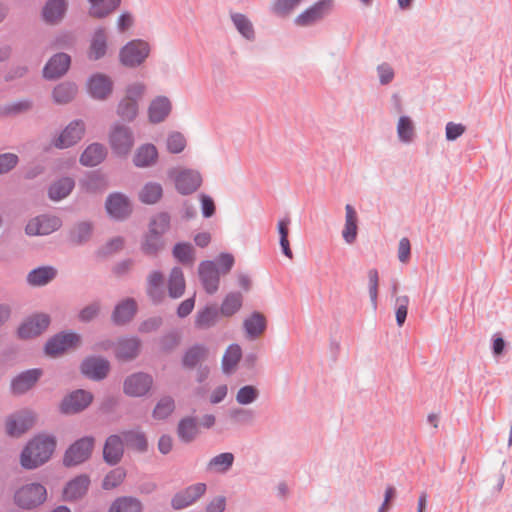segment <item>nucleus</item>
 I'll use <instances>...</instances> for the list:
<instances>
[{"label": "nucleus", "instance_id": "f257e3e1", "mask_svg": "<svg viewBox=\"0 0 512 512\" xmlns=\"http://www.w3.org/2000/svg\"><path fill=\"white\" fill-rule=\"evenodd\" d=\"M56 447L54 436L39 434L28 442L21 453V465L26 469H34L47 462Z\"/></svg>", "mask_w": 512, "mask_h": 512}, {"label": "nucleus", "instance_id": "f03ea898", "mask_svg": "<svg viewBox=\"0 0 512 512\" xmlns=\"http://www.w3.org/2000/svg\"><path fill=\"white\" fill-rule=\"evenodd\" d=\"M150 50L151 48L147 41L134 39L121 48L119 58L126 67H138L148 58Z\"/></svg>", "mask_w": 512, "mask_h": 512}, {"label": "nucleus", "instance_id": "7ed1b4c3", "mask_svg": "<svg viewBox=\"0 0 512 512\" xmlns=\"http://www.w3.org/2000/svg\"><path fill=\"white\" fill-rule=\"evenodd\" d=\"M47 497L46 488L40 483H30L22 486L15 493V503L24 509H32L41 505Z\"/></svg>", "mask_w": 512, "mask_h": 512}, {"label": "nucleus", "instance_id": "20e7f679", "mask_svg": "<svg viewBox=\"0 0 512 512\" xmlns=\"http://www.w3.org/2000/svg\"><path fill=\"white\" fill-rule=\"evenodd\" d=\"M109 143L118 156H126L134 145V134L130 127L116 123L111 127Z\"/></svg>", "mask_w": 512, "mask_h": 512}, {"label": "nucleus", "instance_id": "39448f33", "mask_svg": "<svg viewBox=\"0 0 512 512\" xmlns=\"http://www.w3.org/2000/svg\"><path fill=\"white\" fill-rule=\"evenodd\" d=\"M95 439L92 436H85L75 441L65 452L64 464L74 466L85 462L92 453Z\"/></svg>", "mask_w": 512, "mask_h": 512}, {"label": "nucleus", "instance_id": "423d86ee", "mask_svg": "<svg viewBox=\"0 0 512 512\" xmlns=\"http://www.w3.org/2000/svg\"><path fill=\"white\" fill-rule=\"evenodd\" d=\"M169 176L174 179L177 191L182 195H189L195 192L202 184V176L193 169H173Z\"/></svg>", "mask_w": 512, "mask_h": 512}, {"label": "nucleus", "instance_id": "0eeeda50", "mask_svg": "<svg viewBox=\"0 0 512 512\" xmlns=\"http://www.w3.org/2000/svg\"><path fill=\"white\" fill-rule=\"evenodd\" d=\"M206 491L207 485L205 483L198 482L189 485L173 495L171 499V507L174 510H183L188 508L202 498Z\"/></svg>", "mask_w": 512, "mask_h": 512}, {"label": "nucleus", "instance_id": "6e6552de", "mask_svg": "<svg viewBox=\"0 0 512 512\" xmlns=\"http://www.w3.org/2000/svg\"><path fill=\"white\" fill-rule=\"evenodd\" d=\"M331 6V0H320L300 13L294 19V23L299 27L312 26L323 20L329 14Z\"/></svg>", "mask_w": 512, "mask_h": 512}, {"label": "nucleus", "instance_id": "1a4fd4ad", "mask_svg": "<svg viewBox=\"0 0 512 512\" xmlns=\"http://www.w3.org/2000/svg\"><path fill=\"white\" fill-rule=\"evenodd\" d=\"M62 226V220L55 215L43 214L31 219L25 232L30 236L49 235Z\"/></svg>", "mask_w": 512, "mask_h": 512}, {"label": "nucleus", "instance_id": "9d476101", "mask_svg": "<svg viewBox=\"0 0 512 512\" xmlns=\"http://www.w3.org/2000/svg\"><path fill=\"white\" fill-rule=\"evenodd\" d=\"M153 385L151 375L137 372L128 376L123 383V391L130 397H142L146 395Z\"/></svg>", "mask_w": 512, "mask_h": 512}, {"label": "nucleus", "instance_id": "9b49d317", "mask_svg": "<svg viewBox=\"0 0 512 512\" xmlns=\"http://www.w3.org/2000/svg\"><path fill=\"white\" fill-rule=\"evenodd\" d=\"M93 395L89 391L79 389L64 397L60 404L63 414H76L86 409L92 402Z\"/></svg>", "mask_w": 512, "mask_h": 512}, {"label": "nucleus", "instance_id": "f8f14e48", "mask_svg": "<svg viewBox=\"0 0 512 512\" xmlns=\"http://www.w3.org/2000/svg\"><path fill=\"white\" fill-rule=\"evenodd\" d=\"M80 343V336L74 332H61L48 340L45 352L50 356H56L64 351L76 347Z\"/></svg>", "mask_w": 512, "mask_h": 512}, {"label": "nucleus", "instance_id": "ddd939ff", "mask_svg": "<svg viewBox=\"0 0 512 512\" xmlns=\"http://www.w3.org/2000/svg\"><path fill=\"white\" fill-rule=\"evenodd\" d=\"M85 132V124L82 120H73L60 135L53 141L56 148L64 149L75 145L81 140Z\"/></svg>", "mask_w": 512, "mask_h": 512}, {"label": "nucleus", "instance_id": "4468645a", "mask_svg": "<svg viewBox=\"0 0 512 512\" xmlns=\"http://www.w3.org/2000/svg\"><path fill=\"white\" fill-rule=\"evenodd\" d=\"M198 274L204 290L214 294L219 288L220 271L214 261H202L198 267Z\"/></svg>", "mask_w": 512, "mask_h": 512}, {"label": "nucleus", "instance_id": "2eb2a0df", "mask_svg": "<svg viewBox=\"0 0 512 512\" xmlns=\"http://www.w3.org/2000/svg\"><path fill=\"white\" fill-rule=\"evenodd\" d=\"M50 324V317L47 314H35L28 318L18 329L20 338L28 339L40 335Z\"/></svg>", "mask_w": 512, "mask_h": 512}, {"label": "nucleus", "instance_id": "dca6fc26", "mask_svg": "<svg viewBox=\"0 0 512 512\" xmlns=\"http://www.w3.org/2000/svg\"><path fill=\"white\" fill-rule=\"evenodd\" d=\"M35 418L30 411H21L11 415L6 421V431L10 436L17 437L25 433L34 424Z\"/></svg>", "mask_w": 512, "mask_h": 512}, {"label": "nucleus", "instance_id": "f3484780", "mask_svg": "<svg viewBox=\"0 0 512 512\" xmlns=\"http://www.w3.org/2000/svg\"><path fill=\"white\" fill-rule=\"evenodd\" d=\"M110 369L108 360L102 357H88L81 364L82 373L92 380L104 379Z\"/></svg>", "mask_w": 512, "mask_h": 512}, {"label": "nucleus", "instance_id": "a211bd4d", "mask_svg": "<svg viewBox=\"0 0 512 512\" xmlns=\"http://www.w3.org/2000/svg\"><path fill=\"white\" fill-rule=\"evenodd\" d=\"M172 111V103L167 96H156L148 106V119L152 124L164 122Z\"/></svg>", "mask_w": 512, "mask_h": 512}, {"label": "nucleus", "instance_id": "6ab92c4d", "mask_svg": "<svg viewBox=\"0 0 512 512\" xmlns=\"http://www.w3.org/2000/svg\"><path fill=\"white\" fill-rule=\"evenodd\" d=\"M105 206L108 214L117 220L125 219L132 211L128 198L121 193L109 195Z\"/></svg>", "mask_w": 512, "mask_h": 512}, {"label": "nucleus", "instance_id": "aec40b11", "mask_svg": "<svg viewBox=\"0 0 512 512\" xmlns=\"http://www.w3.org/2000/svg\"><path fill=\"white\" fill-rule=\"evenodd\" d=\"M71 63L70 56L66 53L55 54L45 65L43 76L52 80L66 73Z\"/></svg>", "mask_w": 512, "mask_h": 512}, {"label": "nucleus", "instance_id": "412c9836", "mask_svg": "<svg viewBox=\"0 0 512 512\" xmlns=\"http://www.w3.org/2000/svg\"><path fill=\"white\" fill-rule=\"evenodd\" d=\"M42 370L38 368L26 370L17 375L11 382V389L14 394H23L30 390L39 378Z\"/></svg>", "mask_w": 512, "mask_h": 512}, {"label": "nucleus", "instance_id": "4be33fe9", "mask_svg": "<svg viewBox=\"0 0 512 512\" xmlns=\"http://www.w3.org/2000/svg\"><path fill=\"white\" fill-rule=\"evenodd\" d=\"M266 328V317L258 311H254L243 321L245 336L249 340H255L259 338L265 332Z\"/></svg>", "mask_w": 512, "mask_h": 512}, {"label": "nucleus", "instance_id": "5701e85b", "mask_svg": "<svg viewBox=\"0 0 512 512\" xmlns=\"http://www.w3.org/2000/svg\"><path fill=\"white\" fill-rule=\"evenodd\" d=\"M113 83L111 79L104 74H95L91 76L88 82L90 95L99 100L106 99L112 92Z\"/></svg>", "mask_w": 512, "mask_h": 512}, {"label": "nucleus", "instance_id": "b1692460", "mask_svg": "<svg viewBox=\"0 0 512 512\" xmlns=\"http://www.w3.org/2000/svg\"><path fill=\"white\" fill-rule=\"evenodd\" d=\"M124 453L123 438L119 435H111L106 439L103 448V458L110 465H116L122 459Z\"/></svg>", "mask_w": 512, "mask_h": 512}, {"label": "nucleus", "instance_id": "393cba45", "mask_svg": "<svg viewBox=\"0 0 512 512\" xmlns=\"http://www.w3.org/2000/svg\"><path fill=\"white\" fill-rule=\"evenodd\" d=\"M141 342L137 337H127L118 340L115 348L116 358L130 361L136 358L140 351Z\"/></svg>", "mask_w": 512, "mask_h": 512}, {"label": "nucleus", "instance_id": "a878e982", "mask_svg": "<svg viewBox=\"0 0 512 512\" xmlns=\"http://www.w3.org/2000/svg\"><path fill=\"white\" fill-rule=\"evenodd\" d=\"M137 312V303L133 298L119 302L112 313V321L116 325H123L132 320Z\"/></svg>", "mask_w": 512, "mask_h": 512}, {"label": "nucleus", "instance_id": "bb28decb", "mask_svg": "<svg viewBox=\"0 0 512 512\" xmlns=\"http://www.w3.org/2000/svg\"><path fill=\"white\" fill-rule=\"evenodd\" d=\"M200 429L197 418L194 416H186L182 418L177 425V435L181 442L191 443L199 435Z\"/></svg>", "mask_w": 512, "mask_h": 512}, {"label": "nucleus", "instance_id": "cd10ccee", "mask_svg": "<svg viewBox=\"0 0 512 512\" xmlns=\"http://www.w3.org/2000/svg\"><path fill=\"white\" fill-rule=\"evenodd\" d=\"M158 160V150L155 145L147 143L139 146L134 154L133 163L136 167L153 166Z\"/></svg>", "mask_w": 512, "mask_h": 512}, {"label": "nucleus", "instance_id": "c85d7f7f", "mask_svg": "<svg viewBox=\"0 0 512 512\" xmlns=\"http://www.w3.org/2000/svg\"><path fill=\"white\" fill-rule=\"evenodd\" d=\"M230 19L237 32L247 41L256 39V32L252 21L243 13L231 12Z\"/></svg>", "mask_w": 512, "mask_h": 512}, {"label": "nucleus", "instance_id": "c756f323", "mask_svg": "<svg viewBox=\"0 0 512 512\" xmlns=\"http://www.w3.org/2000/svg\"><path fill=\"white\" fill-rule=\"evenodd\" d=\"M90 485L87 475H79L69 481L64 488V498L68 501L76 500L84 496Z\"/></svg>", "mask_w": 512, "mask_h": 512}, {"label": "nucleus", "instance_id": "7c9ffc66", "mask_svg": "<svg viewBox=\"0 0 512 512\" xmlns=\"http://www.w3.org/2000/svg\"><path fill=\"white\" fill-rule=\"evenodd\" d=\"M107 155V149L103 144L92 143L81 154L80 163L87 167L100 164Z\"/></svg>", "mask_w": 512, "mask_h": 512}, {"label": "nucleus", "instance_id": "2f4dec72", "mask_svg": "<svg viewBox=\"0 0 512 512\" xmlns=\"http://www.w3.org/2000/svg\"><path fill=\"white\" fill-rule=\"evenodd\" d=\"M90 4L89 15L102 19L112 14L121 5L122 0H87Z\"/></svg>", "mask_w": 512, "mask_h": 512}, {"label": "nucleus", "instance_id": "473e14b6", "mask_svg": "<svg viewBox=\"0 0 512 512\" xmlns=\"http://www.w3.org/2000/svg\"><path fill=\"white\" fill-rule=\"evenodd\" d=\"M107 51V34L104 28H98L95 30L90 48L88 51V57L91 60H99L103 58Z\"/></svg>", "mask_w": 512, "mask_h": 512}, {"label": "nucleus", "instance_id": "72a5a7b5", "mask_svg": "<svg viewBox=\"0 0 512 512\" xmlns=\"http://www.w3.org/2000/svg\"><path fill=\"white\" fill-rule=\"evenodd\" d=\"M357 213L352 205L345 206V225L342 231V237L347 244H353L357 238Z\"/></svg>", "mask_w": 512, "mask_h": 512}, {"label": "nucleus", "instance_id": "f704fd0d", "mask_svg": "<svg viewBox=\"0 0 512 512\" xmlns=\"http://www.w3.org/2000/svg\"><path fill=\"white\" fill-rule=\"evenodd\" d=\"M164 275L160 271H152L147 278V294L154 303L164 297Z\"/></svg>", "mask_w": 512, "mask_h": 512}, {"label": "nucleus", "instance_id": "c9c22d12", "mask_svg": "<svg viewBox=\"0 0 512 512\" xmlns=\"http://www.w3.org/2000/svg\"><path fill=\"white\" fill-rule=\"evenodd\" d=\"M235 457L231 452H223L212 457L207 463L206 470L210 473H227L233 466Z\"/></svg>", "mask_w": 512, "mask_h": 512}, {"label": "nucleus", "instance_id": "e433bc0d", "mask_svg": "<svg viewBox=\"0 0 512 512\" xmlns=\"http://www.w3.org/2000/svg\"><path fill=\"white\" fill-rule=\"evenodd\" d=\"M57 275V270L52 266H42L33 269L27 275V282L31 286H44L51 282Z\"/></svg>", "mask_w": 512, "mask_h": 512}, {"label": "nucleus", "instance_id": "4c0bfd02", "mask_svg": "<svg viewBox=\"0 0 512 512\" xmlns=\"http://www.w3.org/2000/svg\"><path fill=\"white\" fill-rule=\"evenodd\" d=\"M396 130L398 139L403 144H411L416 138L415 124L409 116H400Z\"/></svg>", "mask_w": 512, "mask_h": 512}, {"label": "nucleus", "instance_id": "58836bf2", "mask_svg": "<svg viewBox=\"0 0 512 512\" xmlns=\"http://www.w3.org/2000/svg\"><path fill=\"white\" fill-rule=\"evenodd\" d=\"M185 292V278L181 268L174 267L168 279V293L171 298H180Z\"/></svg>", "mask_w": 512, "mask_h": 512}, {"label": "nucleus", "instance_id": "ea45409f", "mask_svg": "<svg viewBox=\"0 0 512 512\" xmlns=\"http://www.w3.org/2000/svg\"><path fill=\"white\" fill-rule=\"evenodd\" d=\"M93 233V224L90 221H81L76 223L70 230L69 239L77 245H82L89 241Z\"/></svg>", "mask_w": 512, "mask_h": 512}, {"label": "nucleus", "instance_id": "a19ab883", "mask_svg": "<svg viewBox=\"0 0 512 512\" xmlns=\"http://www.w3.org/2000/svg\"><path fill=\"white\" fill-rule=\"evenodd\" d=\"M66 8V0H49L43 8V18L46 22L55 23L64 16Z\"/></svg>", "mask_w": 512, "mask_h": 512}, {"label": "nucleus", "instance_id": "79ce46f5", "mask_svg": "<svg viewBox=\"0 0 512 512\" xmlns=\"http://www.w3.org/2000/svg\"><path fill=\"white\" fill-rule=\"evenodd\" d=\"M123 442L128 448L138 452H145L148 443L145 434L140 430H128L122 433Z\"/></svg>", "mask_w": 512, "mask_h": 512}, {"label": "nucleus", "instance_id": "37998d69", "mask_svg": "<svg viewBox=\"0 0 512 512\" xmlns=\"http://www.w3.org/2000/svg\"><path fill=\"white\" fill-rule=\"evenodd\" d=\"M75 186V182L70 177H64L53 183L49 188V197L54 201L67 197Z\"/></svg>", "mask_w": 512, "mask_h": 512}, {"label": "nucleus", "instance_id": "c03bdc74", "mask_svg": "<svg viewBox=\"0 0 512 512\" xmlns=\"http://www.w3.org/2000/svg\"><path fill=\"white\" fill-rule=\"evenodd\" d=\"M219 310L216 306H206L199 310L195 317V326L198 329H208L217 322Z\"/></svg>", "mask_w": 512, "mask_h": 512}, {"label": "nucleus", "instance_id": "a18cd8bd", "mask_svg": "<svg viewBox=\"0 0 512 512\" xmlns=\"http://www.w3.org/2000/svg\"><path fill=\"white\" fill-rule=\"evenodd\" d=\"M208 349L204 345H194L184 354L182 364L184 367L192 369L207 357Z\"/></svg>", "mask_w": 512, "mask_h": 512}, {"label": "nucleus", "instance_id": "49530a36", "mask_svg": "<svg viewBox=\"0 0 512 512\" xmlns=\"http://www.w3.org/2000/svg\"><path fill=\"white\" fill-rule=\"evenodd\" d=\"M243 303V296L239 292H231L224 298L220 313L225 317H230L240 310Z\"/></svg>", "mask_w": 512, "mask_h": 512}, {"label": "nucleus", "instance_id": "de8ad7c7", "mask_svg": "<svg viewBox=\"0 0 512 512\" xmlns=\"http://www.w3.org/2000/svg\"><path fill=\"white\" fill-rule=\"evenodd\" d=\"M242 349L238 344H231L222 358V368L225 373H230L239 363Z\"/></svg>", "mask_w": 512, "mask_h": 512}, {"label": "nucleus", "instance_id": "09e8293b", "mask_svg": "<svg viewBox=\"0 0 512 512\" xmlns=\"http://www.w3.org/2000/svg\"><path fill=\"white\" fill-rule=\"evenodd\" d=\"M77 93L74 83L64 82L57 85L53 90V99L56 103L66 104L70 102Z\"/></svg>", "mask_w": 512, "mask_h": 512}, {"label": "nucleus", "instance_id": "8fccbe9b", "mask_svg": "<svg viewBox=\"0 0 512 512\" xmlns=\"http://www.w3.org/2000/svg\"><path fill=\"white\" fill-rule=\"evenodd\" d=\"M141 510L142 504L138 499L120 497L112 503L109 512H141Z\"/></svg>", "mask_w": 512, "mask_h": 512}, {"label": "nucleus", "instance_id": "3c124183", "mask_svg": "<svg viewBox=\"0 0 512 512\" xmlns=\"http://www.w3.org/2000/svg\"><path fill=\"white\" fill-rule=\"evenodd\" d=\"M162 186L156 182L147 183L139 193L141 202L145 204H154L162 197Z\"/></svg>", "mask_w": 512, "mask_h": 512}, {"label": "nucleus", "instance_id": "603ef678", "mask_svg": "<svg viewBox=\"0 0 512 512\" xmlns=\"http://www.w3.org/2000/svg\"><path fill=\"white\" fill-rule=\"evenodd\" d=\"M138 103L123 98L117 107L118 116L126 122H132L138 115Z\"/></svg>", "mask_w": 512, "mask_h": 512}, {"label": "nucleus", "instance_id": "864d4df0", "mask_svg": "<svg viewBox=\"0 0 512 512\" xmlns=\"http://www.w3.org/2000/svg\"><path fill=\"white\" fill-rule=\"evenodd\" d=\"M175 410V402L171 396L162 397L153 410V417L158 420L166 419Z\"/></svg>", "mask_w": 512, "mask_h": 512}, {"label": "nucleus", "instance_id": "5fc2aeb1", "mask_svg": "<svg viewBox=\"0 0 512 512\" xmlns=\"http://www.w3.org/2000/svg\"><path fill=\"white\" fill-rule=\"evenodd\" d=\"M260 395L259 390L253 385L241 387L236 394V402L240 405H249L255 402Z\"/></svg>", "mask_w": 512, "mask_h": 512}, {"label": "nucleus", "instance_id": "6e6d98bb", "mask_svg": "<svg viewBox=\"0 0 512 512\" xmlns=\"http://www.w3.org/2000/svg\"><path fill=\"white\" fill-rule=\"evenodd\" d=\"M231 419L240 425H252L255 421V411L248 408H234L230 411Z\"/></svg>", "mask_w": 512, "mask_h": 512}, {"label": "nucleus", "instance_id": "4d7b16f0", "mask_svg": "<svg viewBox=\"0 0 512 512\" xmlns=\"http://www.w3.org/2000/svg\"><path fill=\"white\" fill-rule=\"evenodd\" d=\"M163 247V241L160 235L155 232L147 234L142 244V250L147 255H156Z\"/></svg>", "mask_w": 512, "mask_h": 512}, {"label": "nucleus", "instance_id": "13d9d810", "mask_svg": "<svg viewBox=\"0 0 512 512\" xmlns=\"http://www.w3.org/2000/svg\"><path fill=\"white\" fill-rule=\"evenodd\" d=\"M83 189L89 192H96L105 189L106 183L103 175L93 172L81 181Z\"/></svg>", "mask_w": 512, "mask_h": 512}, {"label": "nucleus", "instance_id": "bf43d9fd", "mask_svg": "<svg viewBox=\"0 0 512 512\" xmlns=\"http://www.w3.org/2000/svg\"><path fill=\"white\" fill-rule=\"evenodd\" d=\"M166 147L170 153H181L186 147V139L180 132H172L166 140Z\"/></svg>", "mask_w": 512, "mask_h": 512}, {"label": "nucleus", "instance_id": "052dcab7", "mask_svg": "<svg viewBox=\"0 0 512 512\" xmlns=\"http://www.w3.org/2000/svg\"><path fill=\"white\" fill-rule=\"evenodd\" d=\"M126 477V472L123 468L118 467L111 470L103 480V488L110 490L120 485Z\"/></svg>", "mask_w": 512, "mask_h": 512}, {"label": "nucleus", "instance_id": "680f3d73", "mask_svg": "<svg viewBox=\"0 0 512 512\" xmlns=\"http://www.w3.org/2000/svg\"><path fill=\"white\" fill-rule=\"evenodd\" d=\"M410 299L407 295L398 296L395 299L396 323L402 327L406 321Z\"/></svg>", "mask_w": 512, "mask_h": 512}, {"label": "nucleus", "instance_id": "e2e57ef3", "mask_svg": "<svg viewBox=\"0 0 512 512\" xmlns=\"http://www.w3.org/2000/svg\"><path fill=\"white\" fill-rule=\"evenodd\" d=\"M378 286H379V274L376 269H370L368 271V292L372 307L374 310L377 309V298H378Z\"/></svg>", "mask_w": 512, "mask_h": 512}, {"label": "nucleus", "instance_id": "0e129e2a", "mask_svg": "<svg viewBox=\"0 0 512 512\" xmlns=\"http://www.w3.org/2000/svg\"><path fill=\"white\" fill-rule=\"evenodd\" d=\"M170 226V216L168 213L162 212L157 214L150 222V232L162 236Z\"/></svg>", "mask_w": 512, "mask_h": 512}, {"label": "nucleus", "instance_id": "69168bd1", "mask_svg": "<svg viewBox=\"0 0 512 512\" xmlns=\"http://www.w3.org/2000/svg\"><path fill=\"white\" fill-rule=\"evenodd\" d=\"M173 256L181 263L193 262V248L188 243H177L173 248Z\"/></svg>", "mask_w": 512, "mask_h": 512}, {"label": "nucleus", "instance_id": "338daca9", "mask_svg": "<svg viewBox=\"0 0 512 512\" xmlns=\"http://www.w3.org/2000/svg\"><path fill=\"white\" fill-rule=\"evenodd\" d=\"M146 89L147 87L143 82L131 83L126 87V96L124 98L138 103L144 96Z\"/></svg>", "mask_w": 512, "mask_h": 512}, {"label": "nucleus", "instance_id": "774afa93", "mask_svg": "<svg viewBox=\"0 0 512 512\" xmlns=\"http://www.w3.org/2000/svg\"><path fill=\"white\" fill-rule=\"evenodd\" d=\"M377 74L381 85L390 84L395 77L394 69L389 63L386 62L377 66Z\"/></svg>", "mask_w": 512, "mask_h": 512}]
</instances>
